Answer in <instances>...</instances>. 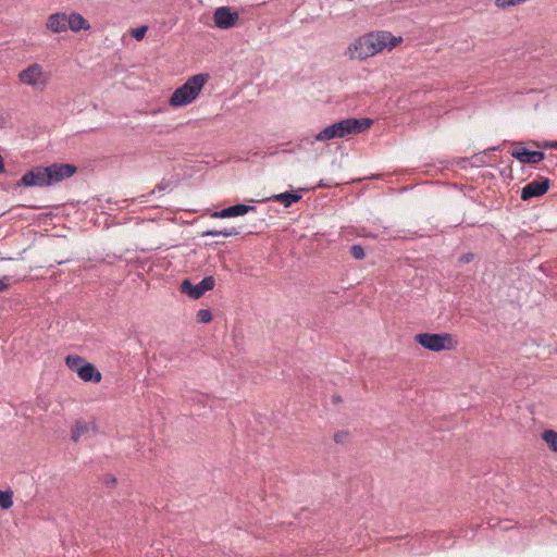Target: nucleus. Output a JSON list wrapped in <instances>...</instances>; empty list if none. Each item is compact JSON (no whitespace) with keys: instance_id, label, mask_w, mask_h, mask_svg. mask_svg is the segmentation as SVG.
Returning a JSON list of instances; mask_svg holds the SVG:
<instances>
[{"instance_id":"obj_9","label":"nucleus","mask_w":557,"mask_h":557,"mask_svg":"<svg viewBox=\"0 0 557 557\" xmlns=\"http://www.w3.org/2000/svg\"><path fill=\"white\" fill-rule=\"evenodd\" d=\"M511 156L522 163L536 164L544 160L545 153L540 150H530L523 143H513Z\"/></svg>"},{"instance_id":"obj_18","label":"nucleus","mask_w":557,"mask_h":557,"mask_svg":"<svg viewBox=\"0 0 557 557\" xmlns=\"http://www.w3.org/2000/svg\"><path fill=\"white\" fill-rule=\"evenodd\" d=\"M240 233V231L236 227H225V228H222V230H207V231H203L201 233V236L202 237H206V236H212V237H216V236H225V237H230V236H236Z\"/></svg>"},{"instance_id":"obj_20","label":"nucleus","mask_w":557,"mask_h":557,"mask_svg":"<svg viewBox=\"0 0 557 557\" xmlns=\"http://www.w3.org/2000/svg\"><path fill=\"white\" fill-rule=\"evenodd\" d=\"M542 438L545 441L547 446L557 453V432L554 430H545L542 433Z\"/></svg>"},{"instance_id":"obj_35","label":"nucleus","mask_w":557,"mask_h":557,"mask_svg":"<svg viewBox=\"0 0 557 557\" xmlns=\"http://www.w3.org/2000/svg\"><path fill=\"white\" fill-rule=\"evenodd\" d=\"M158 188L161 190V189H164V186L163 185H158Z\"/></svg>"},{"instance_id":"obj_31","label":"nucleus","mask_w":557,"mask_h":557,"mask_svg":"<svg viewBox=\"0 0 557 557\" xmlns=\"http://www.w3.org/2000/svg\"><path fill=\"white\" fill-rule=\"evenodd\" d=\"M9 280L10 277L9 276H3L2 278H0V293L7 290L9 288Z\"/></svg>"},{"instance_id":"obj_32","label":"nucleus","mask_w":557,"mask_h":557,"mask_svg":"<svg viewBox=\"0 0 557 557\" xmlns=\"http://www.w3.org/2000/svg\"><path fill=\"white\" fill-rule=\"evenodd\" d=\"M332 401H333L334 404H338V403H341V401H342V397H341L339 395H333V396H332Z\"/></svg>"},{"instance_id":"obj_27","label":"nucleus","mask_w":557,"mask_h":557,"mask_svg":"<svg viewBox=\"0 0 557 557\" xmlns=\"http://www.w3.org/2000/svg\"><path fill=\"white\" fill-rule=\"evenodd\" d=\"M349 433L347 431H338L334 434V441L337 444H344L345 440L348 437Z\"/></svg>"},{"instance_id":"obj_7","label":"nucleus","mask_w":557,"mask_h":557,"mask_svg":"<svg viewBox=\"0 0 557 557\" xmlns=\"http://www.w3.org/2000/svg\"><path fill=\"white\" fill-rule=\"evenodd\" d=\"M17 186L24 187H45L50 186L47 177L46 166H36L27 171L22 178L17 182Z\"/></svg>"},{"instance_id":"obj_13","label":"nucleus","mask_w":557,"mask_h":557,"mask_svg":"<svg viewBox=\"0 0 557 557\" xmlns=\"http://www.w3.org/2000/svg\"><path fill=\"white\" fill-rule=\"evenodd\" d=\"M255 206L245 205V203H237L234 206H230L226 208H223L218 211H213L210 216L213 219H226V218H235L239 215H245L250 211H256Z\"/></svg>"},{"instance_id":"obj_6","label":"nucleus","mask_w":557,"mask_h":557,"mask_svg":"<svg viewBox=\"0 0 557 557\" xmlns=\"http://www.w3.org/2000/svg\"><path fill=\"white\" fill-rule=\"evenodd\" d=\"M214 285L215 280L211 275L205 276L198 284H193L189 278H185L181 282L180 290L191 299H199L206 292L212 290Z\"/></svg>"},{"instance_id":"obj_14","label":"nucleus","mask_w":557,"mask_h":557,"mask_svg":"<svg viewBox=\"0 0 557 557\" xmlns=\"http://www.w3.org/2000/svg\"><path fill=\"white\" fill-rule=\"evenodd\" d=\"M373 33V40L375 48H377V53L383 51L385 48H394L399 42H401V37H395L389 32L386 30H379V32H372Z\"/></svg>"},{"instance_id":"obj_33","label":"nucleus","mask_w":557,"mask_h":557,"mask_svg":"<svg viewBox=\"0 0 557 557\" xmlns=\"http://www.w3.org/2000/svg\"><path fill=\"white\" fill-rule=\"evenodd\" d=\"M5 171L3 158L0 154V173H3Z\"/></svg>"},{"instance_id":"obj_12","label":"nucleus","mask_w":557,"mask_h":557,"mask_svg":"<svg viewBox=\"0 0 557 557\" xmlns=\"http://www.w3.org/2000/svg\"><path fill=\"white\" fill-rule=\"evenodd\" d=\"M239 15L228 7H220L214 11L213 21L216 27L228 29L236 25Z\"/></svg>"},{"instance_id":"obj_30","label":"nucleus","mask_w":557,"mask_h":557,"mask_svg":"<svg viewBox=\"0 0 557 557\" xmlns=\"http://www.w3.org/2000/svg\"><path fill=\"white\" fill-rule=\"evenodd\" d=\"M473 259H474V255L471 252H467V253L461 255V257L459 258V261L461 263H470Z\"/></svg>"},{"instance_id":"obj_25","label":"nucleus","mask_w":557,"mask_h":557,"mask_svg":"<svg viewBox=\"0 0 557 557\" xmlns=\"http://www.w3.org/2000/svg\"><path fill=\"white\" fill-rule=\"evenodd\" d=\"M147 30H148V26L143 25V26L132 29L131 36L133 38H135L136 40H141L145 37Z\"/></svg>"},{"instance_id":"obj_28","label":"nucleus","mask_w":557,"mask_h":557,"mask_svg":"<svg viewBox=\"0 0 557 557\" xmlns=\"http://www.w3.org/2000/svg\"><path fill=\"white\" fill-rule=\"evenodd\" d=\"M116 478L111 475V474H107L104 475L103 478V483L106 484V486L108 487H114L116 485Z\"/></svg>"},{"instance_id":"obj_2","label":"nucleus","mask_w":557,"mask_h":557,"mask_svg":"<svg viewBox=\"0 0 557 557\" xmlns=\"http://www.w3.org/2000/svg\"><path fill=\"white\" fill-rule=\"evenodd\" d=\"M209 79L210 75L208 73H199L189 77L182 86L173 91L169 100L170 106L178 108L191 103Z\"/></svg>"},{"instance_id":"obj_8","label":"nucleus","mask_w":557,"mask_h":557,"mask_svg":"<svg viewBox=\"0 0 557 557\" xmlns=\"http://www.w3.org/2000/svg\"><path fill=\"white\" fill-rule=\"evenodd\" d=\"M46 169L50 185L70 178L77 172V168L74 164L69 163H52L46 166Z\"/></svg>"},{"instance_id":"obj_1","label":"nucleus","mask_w":557,"mask_h":557,"mask_svg":"<svg viewBox=\"0 0 557 557\" xmlns=\"http://www.w3.org/2000/svg\"><path fill=\"white\" fill-rule=\"evenodd\" d=\"M373 124L369 117H349L333 123L315 135V140L326 141L335 138H344L347 135H356L363 133Z\"/></svg>"},{"instance_id":"obj_10","label":"nucleus","mask_w":557,"mask_h":557,"mask_svg":"<svg viewBox=\"0 0 557 557\" xmlns=\"http://www.w3.org/2000/svg\"><path fill=\"white\" fill-rule=\"evenodd\" d=\"M18 78L23 84H26V85H29L33 87L42 88L46 85L42 66L38 63H33L27 69L23 70L18 74Z\"/></svg>"},{"instance_id":"obj_22","label":"nucleus","mask_w":557,"mask_h":557,"mask_svg":"<svg viewBox=\"0 0 557 557\" xmlns=\"http://www.w3.org/2000/svg\"><path fill=\"white\" fill-rule=\"evenodd\" d=\"M13 506V492L11 490L0 491V508L10 509Z\"/></svg>"},{"instance_id":"obj_11","label":"nucleus","mask_w":557,"mask_h":557,"mask_svg":"<svg viewBox=\"0 0 557 557\" xmlns=\"http://www.w3.org/2000/svg\"><path fill=\"white\" fill-rule=\"evenodd\" d=\"M550 186V181L547 177H542L540 180H534L530 183H528L522 189H521V199L527 201L532 198H537L543 196L547 193Z\"/></svg>"},{"instance_id":"obj_26","label":"nucleus","mask_w":557,"mask_h":557,"mask_svg":"<svg viewBox=\"0 0 557 557\" xmlns=\"http://www.w3.org/2000/svg\"><path fill=\"white\" fill-rule=\"evenodd\" d=\"M525 1L527 0H495V4L500 9H506L508 7L516 5Z\"/></svg>"},{"instance_id":"obj_19","label":"nucleus","mask_w":557,"mask_h":557,"mask_svg":"<svg viewBox=\"0 0 557 557\" xmlns=\"http://www.w3.org/2000/svg\"><path fill=\"white\" fill-rule=\"evenodd\" d=\"M496 150H498V147H492V148L485 149L484 151H482L480 153L473 154L471 157V164L476 165V166L488 164L490 162L486 160V158L491 154V152L496 151Z\"/></svg>"},{"instance_id":"obj_21","label":"nucleus","mask_w":557,"mask_h":557,"mask_svg":"<svg viewBox=\"0 0 557 557\" xmlns=\"http://www.w3.org/2000/svg\"><path fill=\"white\" fill-rule=\"evenodd\" d=\"M88 430H89V428L86 422L77 421L75 423L74 428L72 429V435H71L72 441L78 442L81 436L83 434H85L86 432H88Z\"/></svg>"},{"instance_id":"obj_16","label":"nucleus","mask_w":557,"mask_h":557,"mask_svg":"<svg viewBox=\"0 0 557 557\" xmlns=\"http://www.w3.org/2000/svg\"><path fill=\"white\" fill-rule=\"evenodd\" d=\"M66 23L67 29L70 28L72 32H79L82 29L88 30L90 28L88 21L82 14L76 12H73L70 15L66 14Z\"/></svg>"},{"instance_id":"obj_3","label":"nucleus","mask_w":557,"mask_h":557,"mask_svg":"<svg viewBox=\"0 0 557 557\" xmlns=\"http://www.w3.org/2000/svg\"><path fill=\"white\" fill-rule=\"evenodd\" d=\"M414 342L435 352L451 350L457 346V341L450 333H419L414 336Z\"/></svg>"},{"instance_id":"obj_24","label":"nucleus","mask_w":557,"mask_h":557,"mask_svg":"<svg viewBox=\"0 0 557 557\" xmlns=\"http://www.w3.org/2000/svg\"><path fill=\"white\" fill-rule=\"evenodd\" d=\"M350 255L356 259V260H361L364 258V249L361 245L359 244H355L350 247Z\"/></svg>"},{"instance_id":"obj_23","label":"nucleus","mask_w":557,"mask_h":557,"mask_svg":"<svg viewBox=\"0 0 557 557\" xmlns=\"http://www.w3.org/2000/svg\"><path fill=\"white\" fill-rule=\"evenodd\" d=\"M212 320V313L209 309H200L197 311V322L209 323Z\"/></svg>"},{"instance_id":"obj_29","label":"nucleus","mask_w":557,"mask_h":557,"mask_svg":"<svg viewBox=\"0 0 557 557\" xmlns=\"http://www.w3.org/2000/svg\"><path fill=\"white\" fill-rule=\"evenodd\" d=\"M536 147L541 148H552V149H557V141H545L544 144H540L537 141H534L533 143Z\"/></svg>"},{"instance_id":"obj_15","label":"nucleus","mask_w":557,"mask_h":557,"mask_svg":"<svg viewBox=\"0 0 557 557\" xmlns=\"http://www.w3.org/2000/svg\"><path fill=\"white\" fill-rule=\"evenodd\" d=\"M47 28L55 34L65 32L67 29L66 14L61 12L51 14L47 22Z\"/></svg>"},{"instance_id":"obj_34","label":"nucleus","mask_w":557,"mask_h":557,"mask_svg":"<svg viewBox=\"0 0 557 557\" xmlns=\"http://www.w3.org/2000/svg\"><path fill=\"white\" fill-rule=\"evenodd\" d=\"M500 529H502V530H508V529H510V527L505 525V527H502Z\"/></svg>"},{"instance_id":"obj_5","label":"nucleus","mask_w":557,"mask_h":557,"mask_svg":"<svg viewBox=\"0 0 557 557\" xmlns=\"http://www.w3.org/2000/svg\"><path fill=\"white\" fill-rule=\"evenodd\" d=\"M373 38L374 36L372 32L359 37L355 42L349 45L345 54L351 60H364L369 57L375 55L377 53V48H375Z\"/></svg>"},{"instance_id":"obj_4","label":"nucleus","mask_w":557,"mask_h":557,"mask_svg":"<svg viewBox=\"0 0 557 557\" xmlns=\"http://www.w3.org/2000/svg\"><path fill=\"white\" fill-rule=\"evenodd\" d=\"M65 363L70 370L76 372L79 379L85 382L99 383L101 381L102 375L100 371L83 357L69 355L65 358Z\"/></svg>"},{"instance_id":"obj_17","label":"nucleus","mask_w":557,"mask_h":557,"mask_svg":"<svg viewBox=\"0 0 557 557\" xmlns=\"http://www.w3.org/2000/svg\"><path fill=\"white\" fill-rule=\"evenodd\" d=\"M302 195L298 191H285L270 197V200L282 203L285 208L290 207L293 203L298 202Z\"/></svg>"}]
</instances>
